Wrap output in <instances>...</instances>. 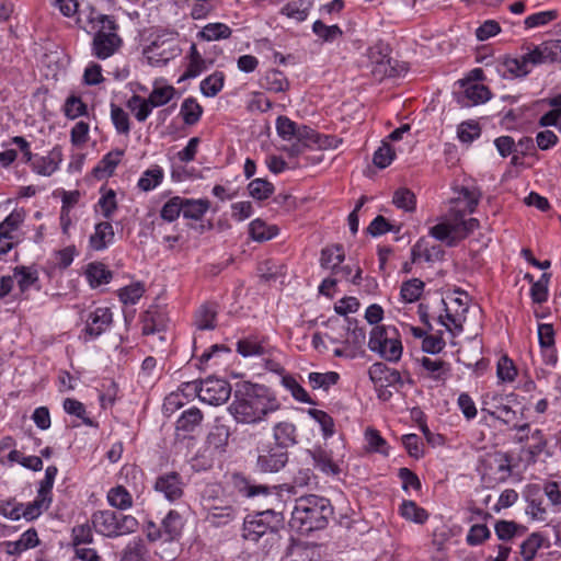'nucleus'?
<instances>
[{
    "label": "nucleus",
    "mask_w": 561,
    "mask_h": 561,
    "mask_svg": "<svg viewBox=\"0 0 561 561\" xmlns=\"http://www.w3.org/2000/svg\"><path fill=\"white\" fill-rule=\"evenodd\" d=\"M333 507L325 497L308 494L295 500L288 526L291 531L307 535L327 527Z\"/></svg>",
    "instance_id": "f257e3e1"
},
{
    "label": "nucleus",
    "mask_w": 561,
    "mask_h": 561,
    "mask_svg": "<svg viewBox=\"0 0 561 561\" xmlns=\"http://www.w3.org/2000/svg\"><path fill=\"white\" fill-rule=\"evenodd\" d=\"M277 408V400L270 398L268 390L255 385L247 388L243 393L237 392L229 410L238 422L255 423Z\"/></svg>",
    "instance_id": "f03ea898"
},
{
    "label": "nucleus",
    "mask_w": 561,
    "mask_h": 561,
    "mask_svg": "<svg viewBox=\"0 0 561 561\" xmlns=\"http://www.w3.org/2000/svg\"><path fill=\"white\" fill-rule=\"evenodd\" d=\"M293 141L290 146L283 144V153L287 152L289 157L299 154L305 147L317 145L319 148L332 146L334 137L320 136L308 126H298L295 122L283 116V141Z\"/></svg>",
    "instance_id": "7ed1b4c3"
},
{
    "label": "nucleus",
    "mask_w": 561,
    "mask_h": 561,
    "mask_svg": "<svg viewBox=\"0 0 561 561\" xmlns=\"http://www.w3.org/2000/svg\"><path fill=\"white\" fill-rule=\"evenodd\" d=\"M91 523L95 531L107 538H117L138 528V520L131 515L112 510L96 511L91 516Z\"/></svg>",
    "instance_id": "20e7f679"
},
{
    "label": "nucleus",
    "mask_w": 561,
    "mask_h": 561,
    "mask_svg": "<svg viewBox=\"0 0 561 561\" xmlns=\"http://www.w3.org/2000/svg\"><path fill=\"white\" fill-rule=\"evenodd\" d=\"M91 23H98L93 42L92 53L99 59H106L113 56L122 46L123 41L117 34V24L112 16L96 14L90 18Z\"/></svg>",
    "instance_id": "39448f33"
},
{
    "label": "nucleus",
    "mask_w": 561,
    "mask_h": 561,
    "mask_svg": "<svg viewBox=\"0 0 561 561\" xmlns=\"http://www.w3.org/2000/svg\"><path fill=\"white\" fill-rule=\"evenodd\" d=\"M368 348L390 363L402 357L403 346L398 329L393 325H376L369 334Z\"/></svg>",
    "instance_id": "423d86ee"
},
{
    "label": "nucleus",
    "mask_w": 561,
    "mask_h": 561,
    "mask_svg": "<svg viewBox=\"0 0 561 561\" xmlns=\"http://www.w3.org/2000/svg\"><path fill=\"white\" fill-rule=\"evenodd\" d=\"M205 520L215 527L228 525L237 516V511L229 500L219 496V488L207 486L201 496Z\"/></svg>",
    "instance_id": "0eeeda50"
},
{
    "label": "nucleus",
    "mask_w": 561,
    "mask_h": 561,
    "mask_svg": "<svg viewBox=\"0 0 561 561\" xmlns=\"http://www.w3.org/2000/svg\"><path fill=\"white\" fill-rule=\"evenodd\" d=\"M185 388H192L199 400L209 405H221L228 401L231 394V387L229 382L218 378H207L199 383L185 382Z\"/></svg>",
    "instance_id": "6e6552de"
},
{
    "label": "nucleus",
    "mask_w": 561,
    "mask_h": 561,
    "mask_svg": "<svg viewBox=\"0 0 561 561\" xmlns=\"http://www.w3.org/2000/svg\"><path fill=\"white\" fill-rule=\"evenodd\" d=\"M367 57L371 65V73L377 80L400 76L401 70L398 69V62L390 57L387 44H374L367 49Z\"/></svg>",
    "instance_id": "1a4fd4ad"
},
{
    "label": "nucleus",
    "mask_w": 561,
    "mask_h": 561,
    "mask_svg": "<svg viewBox=\"0 0 561 561\" xmlns=\"http://www.w3.org/2000/svg\"><path fill=\"white\" fill-rule=\"evenodd\" d=\"M184 488L183 477L175 471L159 474L153 483V490L170 503H175L183 497Z\"/></svg>",
    "instance_id": "9d476101"
},
{
    "label": "nucleus",
    "mask_w": 561,
    "mask_h": 561,
    "mask_svg": "<svg viewBox=\"0 0 561 561\" xmlns=\"http://www.w3.org/2000/svg\"><path fill=\"white\" fill-rule=\"evenodd\" d=\"M149 62L153 66H164L169 60L175 58L180 54V48L174 37L161 38L157 37L145 49Z\"/></svg>",
    "instance_id": "9b49d317"
},
{
    "label": "nucleus",
    "mask_w": 561,
    "mask_h": 561,
    "mask_svg": "<svg viewBox=\"0 0 561 561\" xmlns=\"http://www.w3.org/2000/svg\"><path fill=\"white\" fill-rule=\"evenodd\" d=\"M279 427V423L274 426V446L262 444L259 448L257 468L262 472H277L280 467Z\"/></svg>",
    "instance_id": "f8f14e48"
},
{
    "label": "nucleus",
    "mask_w": 561,
    "mask_h": 561,
    "mask_svg": "<svg viewBox=\"0 0 561 561\" xmlns=\"http://www.w3.org/2000/svg\"><path fill=\"white\" fill-rule=\"evenodd\" d=\"M307 453L313 461V467L323 474L335 477L342 472L340 461L327 446L316 445Z\"/></svg>",
    "instance_id": "ddd939ff"
},
{
    "label": "nucleus",
    "mask_w": 561,
    "mask_h": 561,
    "mask_svg": "<svg viewBox=\"0 0 561 561\" xmlns=\"http://www.w3.org/2000/svg\"><path fill=\"white\" fill-rule=\"evenodd\" d=\"M456 196L450 201V207L448 211L454 208H458L463 215L474 213L480 198L482 196L481 191L476 185L466 186L462 185L455 190Z\"/></svg>",
    "instance_id": "4468645a"
},
{
    "label": "nucleus",
    "mask_w": 561,
    "mask_h": 561,
    "mask_svg": "<svg viewBox=\"0 0 561 561\" xmlns=\"http://www.w3.org/2000/svg\"><path fill=\"white\" fill-rule=\"evenodd\" d=\"M112 322L113 313L110 308L99 307L89 313L85 321L84 335L90 340L96 339L110 328Z\"/></svg>",
    "instance_id": "2eb2a0df"
},
{
    "label": "nucleus",
    "mask_w": 561,
    "mask_h": 561,
    "mask_svg": "<svg viewBox=\"0 0 561 561\" xmlns=\"http://www.w3.org/2000/svg\"><path fill=\"white\" fill-rule=\"evenodd\" d=\"M527 501L526 513L536 520L543 522L547 518L543 490L538 484H530L525 490Z\"/></svg>",
    "instance_id": "dca6fc26"
},
{
    "label": "nucleus",
    "mask_w": 561,
    "mask_h": 561,
    "mask_svg": "<svg viewBox=\"0 0 561 561\" xmlns=\"http://www.w3.org/2000/svg\"><path fill=\"white\" fill-rule=\"evenodd\" d=\"M430 236L434 239L445 242L448 247H454L460 240L457 233L455 216L451 211H447L443 220L431 227Z\"/></svg>",
    "instance_id": "f3484780"
},
{
    "label": "nucleus",
    "mask_w": 561,
    "mask_h": 561,
    "mask_svg": "<svg viewBox=\"0 0 561 561\" xmlns=\"http://www.w3.org/2000/svg\"><path fill=\"white\" fill-rule=\"evenodd\" d=\"M463 90L457 94V103L461 107L483 104L492 98L491 90L484 84L460 85Z\"/></svg>",
    "instance_id": "a211bd4d"
},
{
    "label": "nucleus",
    "mask_w": 561,
    "mask_h": 561,
    "mask_svg": "<svg viewBox=\"0 0 561 561\" xmlns=\"http://www.w3.org/2000/svg\"><path fill=\"white\" fill-rule=\"evenodd\" d=\"M419 362L422 367V375L424 378L431 379L436 383L444 385L450 377V364L443 359H433L431 357L423 356Z\"/></svg>",
    "instance_id": "6ab92c4d"
},
{
    "label": "nucleus",
    "mask_w": 561,
    "mask_h": 561,
    "mask_svg": "<svg viewBox=\"0 0 561 561\" xmlns=\"http://www.w3.org/2000/svg\"><path fill=\"white\" fill-rule=\"evenodd\" d=\"M484 469L485 472L483 478L488 476L493 482H503L512 473L510 459L507 456L502 454H496L486 459L484 461Z\"/></svg>",
    "instance_id": "aec40b11"
},
{
    "label": "nucleus",
    "mask_w": 561,
    "mask_h": 561,
    "mask_svg": "<svg viewBox=\"0 0 561 561\" xmlns=\"http://www.w3.org/2000/svg\"><path fill=\"white\" fill-rule=\"evenodd\" d=\"M445 250L439 244H430V242L421 238L411 249L412 261L419 262L424 260L427 263H435L443 261L445 257Z\"/></svg>",
    "instance_id": "412c9836"
},
{
    "label": "nucleus",
    "mask_w": 561,
    "mask_h": 561,
    "mask_svg": "<svg viewBox=\"0 0 561 561\" xmlns=\"http://www.w3.org/2000/svg\"><path fill=\"white\" fill-rule=\"evenodd\" d=\"M274 517V512L265 511L257 514L256 517L244 523V537L251 540H257L268 530L276 531V527L270 525V518Z\"/></svg>",
    "instance_id": "4be33fe9"
},
{
    "label": "nucleus",
    "mask_w": 561,
    "mask_h": 561,
    "mask_svg": "<svg viewBox=\"0 0 561 561\" xmlns=\"http://www.w3.org/2000/svg\"><path fill=\"white\" fill-rule=\"evenodd\" d=\"M442 302L445 306V314L439 316V322L448 330L453 331V328L457 332H461L463 322L466 320V313L468 311V304L459 300L460 309H453L444 299Z\"/></svg>",
    "instance_id": "5701e85b"
},
{
    "label": "nucleus",
    "mask_w": 561,
    "mask_h": 561,
    "mask_svg": "<svg viewBox=\"0 0 561 561\" xmlns=\"http://www.w3.org/2000/svg\"><path fill=\"white\" fill-rule=\"evenodd\" d=\"M23 221L24 214L21 210H13L0 222V236L19 244L22 241L21 226Z\"/></svg>",
    "instance_id": "b1692460"
},
{
    "label": "nucleus",
    "mask_w": 561,
    "mask_h": 561,
    "mask_svg": "<svg viewBox=\"0 0 561 561\" xmlns=\"http://www.w3.org/2000/svg\"><path fill=\"white\" fill-rule=\"evenodd\" d=\"M203 419L202 411L196 407L183 411L175 423L176 435L182 434L186 437L187 434L194 433L201 426Z\"/></svg>",
    "instance_id": "393cba45"
},
{
    "label": "nucleus",
    "mask_w": 561,
    "mask_h": 561,
    "mask_svg": "<svg viewBox=\"0 0 561 561\" xmlns=\"http://www.w3.org/2000/svg\"><path fill=\"white\" fill-rule=\"evenodd\" d=\"M165 328V316L158 307H150L141 314V332L144 335L160 333Z\"/></svg>",
    "instance_id": "a878e982"
},
{
    "label": "nucleus",
    "mask_w": 561,
    "mask_h": 561,
    "mask_svg": "<svg viewBox=\"0 0 561 561\" xmlns=\"http://www.w3.org/2000/svg\"><path fill=\"white\" fill-rule=\"evenodd\" d=\"M114 236V229L111 222H99L94 227V232L89 238V244L94 251H102L113 242Z\"/></svg>",
    "instance_id": "bb28decb"
},
{
    "label": "nucleus",
    "mask_w": 561,
    "mask_h": 561,
    "mask_svg": "<svg viewBox=\"0 0 561 561\" xmlns=\"http://www.w3.org/2000/svg\"><path fill=\"white\" fill-rule=\"evenodd\" d=\"M161 524L164 541H173L179 539L182 534L184 517L176 510H171L162 519Z\"/></svg>",
    "instance_id": "cd10ccee"
},
{
    "label": "nucleus",
    "mask_w": 561,
    "mask_h": 561,
    "mask_svg": "<svg viewBox=\"0 0 561 561\" xmlns=\"http://www.w3.org/2000/svg\"><path fill=\"white\" fill-rule=\"evenodd\" d=\"M499 71L504 78H518L527 76L531 69L523 55L518 58L505 57Z\"/></svg>",
    "instance_id": "c85d7f7f"
},
{
    "label": "nucleus",
    "mask_w": 561,
    "mask_h": 561,
    "mask_svg": "<svg viewBox=\"0 0 561 561\" xmlns=\"http://www.w3.org/2000/svg\"><path fill=\"white\" fill-rule=\"evenodd\" d=\"M287 556L293 558L291 561H321L317 546H309L294 539L287 548Z\"/></svg>",
    "instance_id": "c756f323"
},
{
    "label": "nucleus",
    "mask_w": 561,
    "mask_h": 561,
    "mask_svg": "<svg viewBox=\"0 0 561 561\" xmlns=\"http://www.w3.org/2000/svg\"><path fill=\"white\" fill-rule=\"evenodd\" d=\"M229 484L233 490L245 497H253L259 494L267 493V488L265 485H253L239 472H234L230 476Z\"/></svg>",
    "instance_id": "7c9ffc66"
},
{
    "label": "nucleus",
    "mask_w": 561,
    "mask_h": 561,
    "mask_svg": "<svg viewBox=\"0 0 561 561\" xmlns=\"http://www.w3.org/2000/svg\"><path fill=\"white\" fill-rule=\"evenodd\" d=\"M549 547V541L545 535L541 533H533L530 534L522 543H520V556L524 561H534V558L537 554V551L543 547Z\"/></svg>",
    "instance_id": "2f4dec72"
},
{
    "label": "nucleus",
    "mask_w": 561,
    "mask_h": 561,
    "mask_svg": "<svg viewBox=\"0 0 561 561\" xmlns=\"http://www.w3.org/2000/svg\"><path fill=\"white\" fill-rule=\"evenodd\" d=\"M85 277L91 287L95 288L104 284H108L113 277V273L101 262H93L87 266Z\"/></svg>",
    "instance_id": "473e14b6"
},
{
    "label": "nucleus",
    "mask_w": 561,
    "mask_h": 561,
    "mask_svg": "<svg viewBox=\"0 0 561 561\" xmlns=\"http://www.w3.org/2000/svg\"><path fill=\"white\" fill-rule=\"evenodd\" d=\"M175 93L176 90L174 87L154 81L152 91L148 96V102L153 107H160L168 104L174 98Z\"/></svg>",
    "instance_id": "72a5a7b5"
},
{
    "label": "nucleus",
    "mask_w": 561,
    "mask_h": 561,
    "mask_svg": "<svg viewBox=\"0 0 561 561\" xmlns=\"http://www.w3.org/2000/svg\"><path fill=\"white\" fill-rule=\"evenodd\" d=\"M217 308L215 305L201 306L194 318V324L198 330H214L216 328Z\"/></svg>",
    "instance_id": "f704fd0d"
},
{
    "label": "nucleus",
    "mask_w": 561,
    "mask_h": 561,
    "mask_svg": "<svg viewBox=\"0 0 561 561\" xmlns=\"http://www.w3.org/2000/svg\"><path fill=\"white\" fill-rule=\"evenodd\" d=\"M345 259L344 249L341 244L325 247L321 251L320 264L323 268L334 271Z\"/></svg>",
    "instance_id": "c9c22d12"
},
{
    "label": "nucleus",
    "mask_w": 561,
    "mask_h": 561,
    "mask_svg": "<svg viewBox=\"0 0 561 561\" xmlns=\"http://www.w3.org/2000/svg\"><path fill=\"white\" fill-rule=\"evenodd\" d=\"M183 209L182 214L184 218L199 220L209 209V201L208 199H193V198H184L183 197Z\"/></svg>",
    "instance_id": "e433bc0d"
},
{
    "label": "nucleus",
    "mask_w": 561,
    "mask_h": 561,
    "mask_svg": "<svg viewBox=\"0 0 561 561\" xmlns=\"http://www.w3.org/2000/svg\"><path fill=\"white\" fill-rule=\"evenodd\" d=\"M107 502L112 507L126 511L133 506V496L126 488L117 485L107 492Z\"/></svg>",
    "instance_id": "4c0bfd02"
},
{
    "label": "nucleus",
    "mask_w": 561,
    "mask_h": 561,
    "mask_svg": "<svg viewBox=\"0 0 561 561\" xmlns=\"http://www.w3.org/2000/svg\"><path fill=\"white\" fill-rule=\"evenodd\" d=\"M164 172L161 167L152 165L147 169L138 180V187L144 192H149L156 188L162 182Z\"/></svg>",
    "instance_id": "58836bf2"
},
{
    "label": "nucleus",
    "mask_w": 561,
    "mask_h": 561,
    "mask_svg": "<svg viewBox=\"0 0 561 561\" xmlns=\"http://www.w3.org/2000/svg\"><path fill=\"white\" fill-rule=\"evenodd\" d=\"M400 515L407 520L424 524L428 519V513L414 501L404 500L400 505Z\"/></svg>",
    "instance_id": "ea45409f"
},
{
    "label": "nucleus",
    "mask_w": 561,
    "mask_h": 561,
    "mask_svg": "<svg viewBox=\"0 0 561 561\" xmlns=\"http://www.w3.org/2000/svg\"><path fill=\"white\" fill-rule=\"evenodd\" d=\"M312 32L324 43H333L343 36V31L339 25H327L321 20H317L312 24Z\"/></svg>",
    "instance_id": "a19ab883"
},
{
    "label": "nucleus",
    "mask_w": 561,
    "mask_h": 561,
    "mask_svg": "<svg viewBox=\"0 0 561 561\" xmlns=\"http://www.w3.org/2000/svg\"><path fill=\"white\" fill-rule=\"evenodd\" d=\"M229 354L230 350L227 346L222 344H215L199 356V365L201 367L219 366L222 364L221 358L227 357Z\"/></svg>",
    "instance_id": "79ce46f5"
},
{
    "label": "nucleus",
    "mask_w": 561,
    "mask_h": 561,
    "mask_svg": "<svg viewBox=\"0 0 561 561\" xmlns=\"http://www.w3.org/2000/svg\"><path fill=\"white\" fill-rule=\"evenodd\" d=\"M122 561H148V549L141 538H135L127 543Z\"/></svg>",
    "instance_id": "37998d69"
},
{
    "label": "nucleus",
    "mask_w": 561,
    "mask_h": 561,
    "mask_svg": "<svg viewBox=\"0 0 561 561\" xmlns=\"http://www.w3.org/2000/svg\"><path fill=\"white\" fill-rule=\"evenodd\" d=\"M249 232L253 240L262 242L277 236L278 228L276 226H268L261 219H255L250 224Z\"/></svg>",
    "instance_id": "c03bdc74"
},
{
    "label": "nucleus",
    "mask_w": 561,
    "mask_h": 561,
    "mask_svg": "<svg viewBox=\"0 0 561 561\" xmlns=\"http://www.w3.org/2000/svg\"><path fill=\"white\" fill-rule=\"evenodd\" d=\"M16 279L21 293H25L38 282V273L28 266H16L13 279Z\"/></svg>",
    "instance_id": "a18cd8bd"
},
{
    "label": "nucleus",
    "mask_w": 561,
    "mask_h": 561,
    "mask_svg": "<svg viewBox=\"0 0 561 561\" xmlns=\"http://www.w3.org/2000/svg\"><path fill=\"white\" fill-rule=\"evenodd\" d=\"M392 203L399 209L407 213H413L416 208V196L411 190L400 187L394 191Z\"/></svg>",
    "instance_id": "49530a36"
},
{
    "label": "nucleus",
    "mask_w": 561,
    "mask_h": 561,
    "mask_svg": "<svg viewBox=\"0 0 561 561\" xmlns=\"http://www.w3.org/2000/svg\"><path fill=\"white\" fill-rule=\"evenodd\" d=\"M127 107L134 113L135 118L140 123L145 122L151 114L152 108H154L149 104L148 98L145 99L138 94H134L127 101Z\"/></svg>",
    "instance_id": "de8ad7c7"
},
{
    "label": "nucleus",
    "mask_w": 561,
    "mask_h": 561,
    "mask_svg": "<svg viewBox=\"0 0 561 561\" xmlns=\"http://www.w3.org/2000/svg\"><path fill=\"white\" fill-rule=\"evenodd\" d=\"M180 114L186 125H195L203 114V107L196 99L187 98L181 105Z\"/></svg>",
    "instance_id": "09e8293b"
},
{
    "label": "nucleus",
    "mask_w": 561,
    "mask_h": 561,
    "mask_svg": "<svg viewBox=\"0 0 561 561\" xmlns=\"http://www.w3.org/2000/svg\"><path fill=\"white\" fill-rule=\"evenodd\" d=\"M225 75L221 71H215L201 82V92L207 98L216 96L224 88Z\"/></svg>",
    "instance_id": "8fccbe9b"
},
{
    "label": "nucleus",
    "mask_w": 561,
    "mask_h": 561,
    "mask_svg": "<svg viewBox=\"0 0 561 561\" xmlns=\"http://www.w3.org/2000/svg\"><path fill=\"white\" fill-rule=\"evenodd\" d=\"M310 5L307 0H289L283 8V14L296 22H302L309 14Z\"/></svg>",
    "instance_id": "3c124183"
},
{
    "label": "nucleus",
    "mask_w": 561,
    "mask_h": 561,
    "mask_svg": "<svg viewBox=\"0 0 561 561\" xmlns=\"http://www.w3.org/2000/svg\"><path fill=\"white\" fill-rule=\"evenodd\" d=\"M206 69V62L199 54L195 44L190 47L188 65L183 75L184 79L195 78L199 76Z\"/></svg>",
    "instance_id": "603ef678"
},
{
    "label": "nucleus",
    "mask_w": 561,
    "mask_h": 561,
    "mask_svg": "<svg viewBox=\"0 0 561 561\" xmlns=\"http://www.w3.org/2000/svg\"><path fill=\"white\" fill-rule=\"evenodd\" d=\"M453 215L455 216L457 233L460 240L466 239L480 226L477 218L466 219L467 215H463L457 207L453 209Z\"/></svg>",
    "instance_id": "864d4df0"
},
{
    "label": "nucleus",
    "mask_w": 561,
    "mask_h": 561,
    "mask_svg": "<svg viewBox=\"0 0 561 561\" xmlns=\"http://www.w3.org/2000/svg\"><path fill=\"white\" fill-rule=\"evenodd\" d=\"M495 534L500 540H510L516 536H522L526 531V527L518 525L512 520H499L495 524Z\"/></svg>",
    "instance_id": "5fc2aeb1"
},
{
    "label": "nucleus",
    "mask_w": 561,
    "mask_h": 561,
    "mask_svg": "<svg viewBox=\"0 0 561 561\" xmlns=\"http://www.w3.org/2000/svg\"><path fill=\"white\" fill-rule=\"evenodd\" d=\"M551 273H542L538 280L533 282L530 287V297L534 304L541 305L548 300L549 296V282Z\"/></svg>",
    "instance_id": "6e6d98bb"
},
{
    "label": "nucleus",
    "mask_w": 561,
    "mask_h": 561,
    "mask_svg": "<svg viewBox=\"0 0 561 561\" xmlns=\"http://www.w3.org/2000/svg\"><path fill=\"white\" fill-rule=\"evenodd\" d=\"M145 294V286L140 282L133 283L117 291L119 301L123 305H136Z\"/></svg>",
    "instance_id": "4d7b16f0"
},
{
    "label": "nucleus",
    "mask_w": 561,
    "mask_h": 561,
    "mask_svg": "<svg viewBox=\"0 0 561 561\" xmlns=\"http://www.w3.org/2000/svg\"><path fill=\"white\" fill-rule=\"evenodd\" d=\"M309 383L312 389H323L329 390L330 387L337 383L340 380V375L336 371H328V373H316L312 371L309 374Z\"/></svg>",
    "instance_id": "13d9d810"
},
{
    "label": "nucleus",
    "mask_w": 561,
    "mask_h": 561,
    "mask_svg": "<svg viewBox=\"0 0 561 561\" xmlns=\"http://www.w3.org/2000/svg\"><path fill=\"white\" fill-rule=\"evenodd\" d=\"M124 154L123 150L116 149L106 153L98 167L94 169L95 173H102V175H112L116 167L122 160Z\"/></svg>",
    "instance_id": "bf43d9fd"
},
{
    "label": "nucleus",
    "mask_w": 561,
    "mask_h": 561,
    "mask_svg": "<svg viewBox=\"0 0 561 561\" xmlns=\"http://www.w3.org/2000/svg\"><path fill=\"white\" fill-rule=\"evenodd\" d=\"M481 136V126L476 121H466L458 125L457 137L463 144H471Z\"/></svg>",
    "instance_id": "052dcab7"
},
{
    "label": "nucleus",
    "mask_w": 561,
    "mask_h": 561,
    "mask_svg": "<svg viewBox=\"0 0 561 561\" xmlns=\"http://www.w3.org/2000/svg\"><path fill=\"white\" fill-rule=\"evenodd\" d=\"M365 440L370 451L388 456L389 450L387 440L380 435L378 430L374 427H367L365 431Z\"/></svg>",
    "instance_id": "680f3d73"
},
{
    "label": "nucleus",
    "mask_w": 561,
    "mask_h": 561,
    "mask_svg": "<svg viewBox=\"0 0 561 561\" xmlns=\"http://www.w3.org/2000/svg\"><path fill=\"white\" fill-rule=\"evenodd\" d=\"M231 35V30L224 23H209L199 32V36L205 41H218L228 38Z\"/></svg>",
    "instance_id": "e2e57ef3"
},
{
    "label": "nucleus",
    "mask_w": 561,
    "mask_h": 561,
    "mask_svg": "<svg viewBox=\"0 0 561 561\" xmlns=\"http://www.w3.org/2000/svg\"><path fill=\"white\" fill-rule=\"evenodd\" d=\"M51 497H43L39 494L31 503H27L22 507V517L26 520H33L37 518L44 510H47L50 505Z\"/></svg>",
    "instance_id": "0e129e2a"
},
{
    "label": "nucleus",
    "mask_w": 561,
    "mask_h": 561,
    "mask_svg": "<svg viewBox=\"0 0 561 561\" xmlns=\"http://www.w3.org/2000/svg\"><path fill=\"white\" fill-rule=\"evenodd\" d=\"M424 283L419 278H412L401 285L400 295L405 302H414L420 299Z\"/></svg>",
    "instance_id": "69168bd1"
},
{
    "label": "nucleus",
    "mask_w": 561,
    "mask_h": 561,
    "mask_svg": "<svg viewBox=\"0 0 561 561\" xmlns=\"http://www.w3.org/2000/svg\"><path fill=\"white\" fill-rule=\"evenodd\" d=\"M111 119L116 129L121 135H128L130 131V121L128 114L118 105L111 104Z\"/></svg>",
    "instance_id": "338daca9"
},
{
    "label": "nucleus",
    "mask_w": 561,
    "mask_h": 561,
    "mask_svg": "<svg viewBox=\"0 0 561 561\" xmlns=\"http://www.w3.org/2000/svg\"><path fill=\"white\" fill-rule=\"evenodd\" d=\"M248 191L253 198L263 201L273 194L274 186L264 179H255L249 183Z\"/></svg>",
    "instance_id": "774afa93"
}]
</instances>
